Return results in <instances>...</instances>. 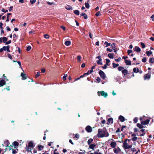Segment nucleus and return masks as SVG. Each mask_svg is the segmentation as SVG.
<instances>
[{
  "mask_svg": "<svg viewBox=\"0 0 154 154\" xmlns=\"http://www.w3.org/2000/svg\"><path fill=\"white\" fill-rule=\"evenodd\" d=\"M109 134L105 128L99 129L98 130L97 136L99 138L107 137L109 136Z\"/></svg>",
  "mask_w": 154,
  "mask_h": 154,
  "instance_id": "obj_1",
  "label": "nucleus"
},
{
  "mask_svg": "<svg viewBox=\"0 0 154 154\" xmlns=\"http://www.w3.org/2000/svg\"><path fill=\"white\" fill-rule=\"evenodd\" d=\"M128 140V141H130V140L129 139H126L124 143H123V145L124 147V148L126 149H128L130 148H131L132 146V145L131 144V145H129L128 144V143H127V141Z\"/></svg>",
  "mask_w": 154,
  "mask_h": 154,
  "instance_id": "obj_2",
  "label": "nucleus"
},
{
  "mask_svg": "<svg viewBox=\"0 0 154 154\" xmlns=\"http://www.w3.org/2000/svg\"><path fill=\"white\" fill-rule=\"evenodd\" d=\"M140 120L141 121V124L143 125H145L148 124L150 121L149 119H146L145 121H142L143 118L142 117H140Z\"/></svg>",
  "mask_w": 154,
  "mask_h": 154,
  "instance_id": "obj_3",
  "label": "nucleus"
},
{
  "mask_svg": "<svg viewBox=\"0 0 154 154\" xmlns=\"http://www.w3.org/2000/svg\"><path fill=\"white\" fill-rule=\"evenodd\" d=\"M99 74L102 79H105L106 78V76L105 73L102 71L101 70H100Z\"/></svg>",
  "mask_w": 154,
  "mask_h": 154,
  "instance_id": "obj_4",
  "label": "nucleus"
},
{
  "mask_svg": "<svg viewBox=\"0 0 154 154\" xmlns=\"http://www.w3.org/2000/svg\"><path fill=\"white\" fill-rule=\"evenodd\" d=\"M98 95L99 96H100V94L102 96H103L105 97H106L107 95V93L105 92L104 91H98Z\"/></svg>",
  "mask_w": 154,
  "mask_h": 154,
  "instance_id": "obj_5",
  "label": "nucleus"
},
{
  "mask_svg": "<svg viewBox=\"0 0 154 154\" xmlns=\"http://www.w3.org/2000/svg\"><path fill=\"white\" fill-rule=\"evenodd\" d=\"M97 145V144L95 143L93 144H91L89 145V148L92 149L93 150H94V148Z\"/></svg>",
  "mask_w": 154,
  "mask_h": 154,
  "instance_id": "obj_6",
  "label": "nucleus"
},
{
  "mask_svg": "<svg viewBox=\"0 0 154 154\" xmlns=\"http://www.w3.org/2000/svg\"><path fill=\"white\" fill-rule=\"evenodd\" d=\"M85 130L88 132H91L92 131V128L90 126H87L85 128Z\"/></svg>",
  "mask_w": 154,
  "mask_h": 154,
  "instance_id": "obj_7",
  "label": "nucleus"
},
{
  "mask_svg": "<svg viewBox=\"0 0 154 154\" xmlns=\"http://www.w3.org/2000/svg\"><path fill=\"white\" fill-rule=\"evenodd\" d=\"M21 76L22 77V80H24L26 79L27 77V75L24 73L23 72H22L21 74Z\"/></svg>",
  "mask_w": 154,
  "mask_h": 154,
  "instance_id": "obj_8",
  "label": "nucleus"
},
{
  "mask_svg": "<svg viewBox=\"0 0 154 154\" xmlns=\"http://www.w3.org/2000/svg\"><path fill=\"white\" fill-rule=\"evenodd\" d=\"M6 84V82L4 79H2L0 81V87Z\"/></svg>",
  "mask_w": 154,
  "mask_h": 154,
  "instance_id": "obj_9",
  "label": "nucleus"
},
{
  "mask_svg": "<svg viewBox=\"0 0 154 154\" xmlns=\"http://www.w3.org/2000/svg\"><path fill=\"white\" fill-rule=\"evenodd\" d=\"M134 50L135 51L138 52H140L141 51L140 48L138 46H135L134 48Z\"/></svg>",
  "mask_w": 154,
  "mask_h": 154,
  "instance_id": "obj_10",
  "label": "nucleus"
},
{
  "mask_svg": "<svg viewBox=\"0 0 154 154\" xmlns=\"http://www.w3.org/2000/svg\"><path fill=\"white\" fill-rule=\"evenodd\" d=\"M110 146L112 148H114L116 145V143L115 142H112L110 144Z\"/></svg>",
  "mask_w": 154,
  "mask_h": 154,
  "instance_id": "obj_11",
  "label": "nucleus"
},
{
  "mask_svg": "<svg viewBox=\"0 0 154 154\" xmlns=\"http://www.w3.org/2000/svg\"><path fill=\"white\" fill-rule=\"evenodd\" d=\"M120 151V149L119 147L116 148H115L113 149V152H114L116 154H117Z\"/></svg>",
  "mask_w": 154,
  "mask_h": 154,
  "instance_id": "obj_12",
  "label": "nucleus"
},
{
  "mask_svg": "<svg viewBox=\"0 0 154 154\" xmlns=\"http://www.w3.org/2000/svg\"><path fill=\"white\" fill-rule=\"evenodd\" d=\"M150 75L148 74H146L144 75V79L146 80L147 79H149L150 78Z\"/></svg>",
  "mask_w": 154,
  "mask_h": 154,
  "instance_id": "obj_13",
  "label": "nucleus"
},
{
  "mask_svg": "<svg viewBox=\"0 0 154 154\" xmlns=\"http://www.w3.org/2000/svg\"><path fill=\"white\" fill-rule=\"evenodd\" d=\"M113 122V120L112 118H110L108 120L107 124H109L110 123L112 124Z\"/></svg>",
  "mask_w": 154,
  "mask_h": 154,
  "instance_id": "obj_14",
  "label": "nucleus"
},
{
  "mask_svg": "<svg viewBox=\"0 0 154 154\" xmlns=\"http://www.w3.org/2000/svg\"><path fill=\"white\" fill-rule=\"evenodd\" d=\"M125 61L126 65H131V61L130 60H125Z\"/></svg>",
  "mask_w": 154,
  "mask_h": 154,
  "instance_id": "obj_15",
  "label": "nucleus"
},
{
  "mask_svg": "<svg viewBox=\"0 0 154 154\" xmlns=\"http://www.w3.org/2000/svg\"><path fill=\"white\" fill-rule=\"evenodd\" d=\"M102 59H99L98 60H97L96 61V62H97V64L98 65H102L103 64V63H102Z\"/></svg>",
  "mask_w": 154,
  "mask_h": 154,
  "instance_id": "obj_16",
  "label": "nucleus"
},
{
  "mask_svg": "<svg viewBox=\"0 0 154 154\" xmlns=\"http://www.w3.org/2000/svg\"><path fill=\"white\" fill-rule=\"evenodd\" d=\"M119 119L121 122H123L125 121V118L122 116H119Z\"/></svg>",
  "mask_w": 154,
  "mask_h": 154,
  "instance_id": "obj_17",
  "label": "nucleus"
},
{
  "mask_svg": "<svg viewBox=\"0 0 154 154\" xmlns=\"http://www.w3.org/2000/svg\"><path fill=\"white\" fill-rule=\"evenodd\" d=\"M108 57L111 59L113 58L114 54L113 53H109L108 54Z\"/></svg>",
  "mask_w": 154,
  "mask_h": 154,
  "instance_id": "obj_18",
  "label": "nucleus"
},
{
  "mask_svg": "<svg viewBox=\"0 0 154 154\" xmlns=\"http://www.w3.org/2000/svg\"><path fill=\"white\" fill-rule=\"evenodd\" d=\"M122 72L124 75H125L128 73V71L126 69H124L122 70Z\"/></svg>",
  "mask_w": 154,
  "mask_h": 154,
  "instance_id": "obj_19",
  "label": "nucleus"
},
{
  "mask_svg": "<svg viewBox=\"0 0 154 154\" xmlns=\"http://www.w3.org/2000/svg\"><path fill=\"white\" fill-rule=\"evenodd\" d=\"M12 145L16 147L19 145V143L15 141L13 143Z\"/></svg>",
  "mask_w": 154,
  "mask_h": 154,
  "instance_id": "obj_20",
  "label": "nucleus"
},
{
  "mask_svg": "<svg viewBox=\"0 0 154 154\" xmlns=\"http://www.w3.org/2000/svg\"><path fill=\"white\" fill-rule=\"evenodd\" d=\"M71 42L70 41H66L65 42V44L66 45L69 46L70 45Z\"/></svg>",
  "mask_w": 154,
  "mask_h": 154,
  "instance_id": "obj_21",
  "label": "nucleus"
},
{
  "mask_svg": "<svg viewBox=\"0 0 154 154\" xmlns=\"http://www.w3.org/2000/svg\"><path fill=\"white\" fill-rule=\"evenodd\" d=\"M93 141V139L92 138L89 139L87 142L88 145H89L90 144H91Z\"/></svg>",
  "mask_w": 154,
  "mask_h": 154,
  "instance_id": "obj_22",
  "label": "nucleus"
},
{
  "mask_svg": "<svg viewBox=\"0 0 154 154\" xmlns=\"http://www.w3.org/2000/svg\"><path fill=\"white\" fill-rule=\"evenodd\" d=\"M80 15L81 16H83L84 18L85 19H86L88 18V17L87 15L85 13H82Z\"/></svg>",
  "mask_w": 154,
  "mask_h": 154,
  "instance_id": "obj_23",
  "label": "nucleus"
},
{
  "mask_svg": "<svg viewBox=\"0 0 154 154\" xmlns=\"http://www.w3.org/2000/svg\"><path fill=\"white\" fill-rule=\"evenodd\" d=\"M28 147L31 148H33V144L32 142H30L28 143Z\"/></svg>",
  "mask_w": 154,
  "mask_h": 154,
  "instance_id": "obj_24",
  "label": "nucleus"
},
{
  "mask_svg": "<svg viewBox=\"0 0 154 154\" xmlns=\"http://www.w3.org/2000/svg\"><path fill=\"white\" fill-rule=\"evenodd\" d=\"M149 62L150 63H153L154 62V58L151 57L149 58Z\"/></svg>",
  "mask_w": 154,
  "mask_h": 154,
  "instance_id": "obj_25",
  "label": "nucleus"
},
{
  "mask_svg": "<svg viewBox=\"0 0 154 154\" xmlns=\"http://www.w3.org/2000/svg\"><path fill=\"white\" fill-rule=\"evenodd\" d=\"M146 53L148 56H149L152 54V52L151 51H147L146 52Z\"/></svg>",
  "mask_w": 154,
  "mask_h": 154,
  "instance_id": "obj_26",
  "label": "nucleus"
},
{
  "mask_svg": "<svg viewBox=\"0 0 154 154\" xmlns=\"http://www.w3.org/2000/svg\"><path fill=\"white\" fill-rule=\"evenodd\" d=\"M133 72L135 73H137L139 72V69L138 68H134L133 69Z\"/></svg>",
  "mask_w": 154,
  "mask_h": 154,
  "instance_id": "obj_27",
  "label": "nucleus"
},
{
  "mask_svg": "<svg viewBox=\"0 0 154 154\" xmlns=\"http://www.w3.org/2000/svg\"><path fill=\"white\" fill-rule=\"evenodd\" d=\"M111 47L112 49L113 50L115 49L116 48V44L115 43H112L111 45Z\"/></svg>",
  "mask_w": 154,
  "mask_h": 154,
  "instance_id": "obj_28",
  "label": "nucleus"
},
{
  "mask_svg": "<svg viewBox=\"0 0 154 154\" xmlns=\"http://www.w3.org/2000/svg\"><path fill=\"white\" fill-rule=\"evenodd\" d=\"M2 40L3 42L4 43H5L7 42H6L8 40V38L5 37H3L2 38Z\"/></svg>",
  "mask_w": 154,
  "mask_h": 154,
  "instance_id": "obj_29",
  "label": "nucleus"
},
{
  "mask_svg": "<svg viewBox=\"0 0 154 154\" xmlns=\"http://www.w3.org/2000/svg\"><path fill=\"white\" fill-rule=\"evenodd\" d=\"M74 13L77 15H79V11L77 10H75L74 11Z\"/></svg>",
  "mask_w": 154,
  "mask_h": 154,
  "instance_id": "obj_30",
  "label": "nucleus"
},
{
  "mask_svg": "<svg viewBox=\"0 0 154 154\" xmlns=\"http://www.w3.org/2000/svg\"><path fill=\"white\" fill-rule=\"evenodd\" d=\"M11 149L12 150V153L13 154H15L17 153V151H16L15 150H14V149L10 148H9V150H11Z\"/></svg>",
  "mask_w": 154,
  "mask_h": 154,
  "instance_id": "obj_31",
  "label": "nucleus"
},
{
  "mask_svg": "<svg viewBox=\"0 0 154 154\" xmlns=\"http://www.w3.org/2000/svg\"><path fill=\"white\" fill-rule=\"evenodd\" d=\"M82 57L80 55H79L77 57V59L78 60V61L79 62H80L81 61V59Z\"/></svg>",
  "mask_w": 154,
  "mask_h": 154,
  "instance_id": "obj_32",
  "label": "nucleus"
},
{
  "mask_svg": "<svg viewBox=\"0 0 154 154\" xmlns=\"http://www.w3.org/2000/svg\"><path fill=\"white\" fill-rule=\"evenodd\" d=\"M104 45H106L105 47H107L109 46H110L111 45V43H108L107 42H105L104 43Z\"/></svg>",
  "mask_w": 154,
  "mask_h": 154,
  "instance_id": "obj_33",
  "label": "nucleus"
},
{
  "mask_svg": "<svg viewBox=\"0 0 154 154\" xmlns=\"http://www.w3.org/2000/svg\"><path fill=\"white\" fill-rule=\"evenodd\" d=\"M142 124H140L139 123H137V127L139 128H140L141 129L143 128V126L142 125Z\"/></svg>",
  "mask_w": 154,
  "mask_h": 154,
  "instance_id": "obj_34",
  "label": "nucleus"
},
{
  "mask_svg": "<svg viewBox=\"0 0 154 154\" xmlns=\"http://www.w3.org/2000/svg\"><path fill=\"white\" fill-rule=\"evenodd\" d=\"M5 51H7L8 52H10V51L9 48H10V46L9 45H8L7 46H5Z\"/></svg>",
  "mask_w": 154,
  "mask_h": 154,
  "instance_id": "obj_35",
  "label": "nucleus"
},
{
  "mask_svg": "<svg viewBox=\"0 0 154 154\" xmlns=\"http://www.w3.org/2000/svg\"><path fill=\"white\" fill-rule=\"evenodd\" d=\"M85 5L86 7V8L88 9L90 7V5L89 4V3L88 2H85Z\"/></svg>",
  "mask_w": 154,
  "mask_h": 154,
  "instance_id": "obj_36",
  "label": "nucleus"
},
{
  "mask_svg": "<svg viewBox=\"0 0 154 154\" xmlns=\"http://www.w3.org/2000/svg\"><path fill=\"white\" fill-rule=\"evenodd\" d=\"M106 64L108 66H109V63L110 62V60L108 59H106Z\"/></svg>",
  "mask_w": 154,
  "mask_h": 154,
  "instance_id": "obj_37",
  "label": "nucleus"
},
{
  "mask_svg": "<svg viewBox=\"0 0 154 154\" xmlns=\"http://www.w3.org/2000/svg\"><path fill=\"white\" fill-rule=\"evenodd\" d=\"M113 67L114 68H115L118 66H119V64H116L114 63H112Z\"/></svg>",
  "mask_w": 154,
  "mask_h": 154,
  "instance_id": "obj_38",
  "label": "nucleus"
},
{
  "mask_svg": "<svg viewBox=\"0 0 154 154\" xmlns=\"http://www.w3.org/2000/svg\"><path fill=\"white\" fill-rule=\"evenodd\" d=\"M5 143H6V147H8L10 144V143L8 140H6L5 141Z\"/></svg>",
  "mask_w": 154,
  "mask_h": 154,
  "instance_id": "obj_39",
  "label": "nucleus"
},
{
  "mask_svg": "<svg viewBox=\"0 0 154 154\" xmlns=\"http://www.w3.org/2000/svg\"><path fill=\"white\" fill-rule=\"evenodd\" d=\"M65 8L66 9L68 10H70L72 9V8L70 5H67L66 7Z\"/></svg>",
  "mask_w": 154,
  "mask_h": 154,
  "instance_id": "obj_40",
  "label": "nucleus"
},
{
  "mask_svg": "<svg viewBox=\"0 0 154 154\" xmlns=\"http://www.w3.org/2000/svg\"><path fill=\"white\" fill-rule=\"evenodd\" d=\"M93 72V70H89L88 71V72L86 73H85L84 74V75H86L87 74V75H88L90 74L92 72Z\"/></svg>",
  "mask_w": 154,
  "mask_h": 154,
  "instance_id": "obj_41",
  "label": "nucleus"
},
{
  "mask_svg": "<svg viewBox=\"0 0 154 154\" xmlns=\"http://www.w3.org/2000/svg\"><path fill=\"white\" fill-rule=\"evenodd\" d=\"M138 120V119L137 117H135L134 119H133L134 123H136L137 122Z\"/></svg>",
  "mask_w": 154,
  "mask_h": 154,
  "instance_id": "obj_42",
  "label": "nucleus"
},
{
  "mask_svg": "<svg viewBox=\"0 0 154 154\" xmlns=\"http://www.w3.org/2000/svg\"><path fill=\"white\" fill-rule=\"evenodd\" d=\"M5 46L3 47L2 48H1L0 49V53L2 52L4 50L5 51Z\"/></svg>",
  "mask_w": 154,
  "mask_h": 154,
  "instance_id": "obj_43",
  "label": "nucleus"
},
{
  "mask_svg": "<svg viewBox=\"0 0 154 154\" xmlns=\"http://www.w3.org/2000/svg\"><path fill=\"white\" fill-rule=\"evenodd\" d=\"M80 151H83V152H79L78 153V154H85V150H82L81 149H80Z\"/></svg>",
  "mask_w": 154,
  "mask_h": 154,
  "instance_id": "obj_44",
  "label": "nucleus"
},
{
  "mask_svg": "<svg viewBox=\"0 0 154 154\" xmlns=\"http://www.w3.org/2000/svg\"><path fill=\"white\" fill-rule=\"evenodd\" d=\"M140 44L143 48H144L145 47V45L144 43L141 42Z\"/></svg>",
  "mask_w": 154,
  "mask_h": 154,
  "instance_id": "obj_45",
  "label": "nucleus"
},
{
  "mask_svg": "<svg viewBox=\"0 0 154 154\" xmlns=\"http://www.w3.org/2000/svg\"><path fill=\"white\" fill-rule=\"evenodd\" d=\"M121 60V58L120 57H119L118 59H115V60L117 62H119Z\"/></svg>",
  "mask_w": 154,
  "mask_h": 154,
  "instance_id": "obj_46",
  "label": "nucleus"
},
{
  "mask_svg": "<svg viewBox=\"0 0 154 154\" xmlns=\"http://www.w3.org/2000/svg\"><path fill=\"white\" fill-rule=\"evenodd\" d=\"M124 69V68L122 66H119L118 68V70L119 71H121L123 69Z\"/></svg>",
  "mask_w": 154,
  "mask_h": 154,
  "instance_id": "obj_47",
  "label": "nucleus"
},
{
  "mask_svg": "<svg viewBox=\"0 0 154 154\" xmlns=\"http://www.w3.org/2000/svg\"><path fill=\"white\" fill-rule=\"evenodd\" d=\"M31 49V47L30 46H29L27 47L26 51H29Z\"/></svg>",
  "mask_w": 154,
  "mask_h": 154,
  "instance_id": "obj_48",
  "label": "nucleus"
},
{
  "mask_svg": "<svg viewBox=\"0 0 154 154\" xmlns=\"http://www.w3.org/2000/svg\"><path fill=\"white\" fill-rule=\"evenodd\" d=\"M142 61L143 62H145L146 61V57H144L142 59Z\"/></svg>",
  "mask_w": 154,
  "mask_h": 154,
  "instance_id": "obj_49",
  "label": "nucleus"
},
{
  "mask_svg": "<svg viewBox=\"0 0 154 154\" xmlns=\"http://www.w3.org/2000/svg\"><path fill=\"white\" fill-rule=\"evenodd\" d=\"M96 80L98 83H99L100 82L101 79L99 77H97V78Z\"/></svg>",
  "mask_w": 154,
  "mask_h": 154,
  "instance_id": "obj_50",
  "label": "nucleus"
},
{
  "mask_svg": "<svg viewBox=\"0 0 154 154\" xmlns=\"http://www.w3.org/2000/svg\"><path fill=\"white\" fill-rule=\"evenodd\" d=\"M132 51H132L131 50H128V51H127V53H128V55H130V54L131 53H132Z\"/></svg>",
  "mask_w": 154,
  "mask_h": 154,
  "instance_id": "obj_51",
  "label": "nucleus"
},
{
  "mask_svg": "<svg viewBox=\"0 0 154 154\" xmlns=\"http://www.w3.org/2000/svg\"><path fill=\"white\" fill-rule=\"evenodd\" d=\"M67 76V74H66V75H64L63 77V80L64 81H65V80H66V77Z\"/></svg>",
  "mask_w": 154,
  "mask_h": 154,
  "instance_id": "obj_52",
  "label": "nucleus"
},
{
  "mask_svg": "<svg viewBox=\"0 0 154 154\" xmlns=\"http://www.w3.org/2000/svg\"><path fill=\"white\" fill-rule=\"evenodd\" d=\"M30 2L32 4H33L36 2V0H30Z\"/></svg>",
  "mask_w": 154,
  "mask_h": 154,
  "instance_id": "obj_53",
  "label": "nucleus"
},
{
  "mask_svg": "<svg viewBox=\"0 0 154 154\" xmlns=\"http://www.w3.org/2000/svg\"><path fill=\"white\" fill-rule=\"evenodd\" d=\"M8 57L11 59H12V56L9 54H8L7 55Z\"/></svg>",
  "mask_w": 154,
  "mask_h": 154,
  "instance_id": "obj_54",
  "label": "nucleus"
},
{
  "mask_svg": "<svg viewBox=\"0 0 154 154\" xmlns=\"http://www.w3.org/2000/svg\"><path fill=\"white\" fill-rule=\"evenodd\" d=\"M3 76L4 77L3 78L6 81H8V79L7 78V77L5 76V74H3Z\"/></svg>",
  "mask_w": 154,
  "mask_h": 154,
  "instance_id": "obj_55",
  "label": "nucleus"
},
{
  "mask_svg": "<svg viewBox=\"0 0 154 154\" xmlns=\"http://www.w3.org/2000/svg\"><path fill=\"white\" fill-rule=\"evenodd\" d=\"M137 139V137H134L132 138L131 140L133 141H136Z\"/></svg>",
  "mask_w": 154,
  "mask_h": 154,
  "instance_id": "obj_56",
  "label": "nucleus"
},
{
  "mask_svg": "<svg viewBox=\"0 0 154 154\" xmlns=\"http://www.w3.org/2000/svg\"><path fill=\"white\" fill-rule=\"evenodd\" d=\"M44 37L46 38H49V36L48 34H45L44 35Z\"/></svg>",
  "mask_w": 154,
  "mask_h": 154,
  "instance_id": "obj_57",
  "label": "nucleus"
},
{
  "mask_svg": "<svg viewBox=\"0 0 154 154\" xmlns=\"http://www.w3.org/2000/svg\"><path fill=\"white\" fill-rule=\"evenodd\" d=\"M100 11H98L96 13L95 15L97 17L98 16L100 15Z\"/></svg>",
  "mask_w": 154,
  "mask_h": 154,
  "instance_id": "obj_58",
  "label": "nucleus"
},
{
  "mask_svg": "<svg viewBox=\"0 0 154 154\" xmlns=\"http://www.w3.org/2000/svg\"><path fill=\"white\" fill-rule=\"evenodd\" d=\"M11 40H9L8 42H7L5 43V44L6 45H8V44H10V43H11Z\"/></svg>",
  "mask_w": 154,
  "mask_h": 154,
  "instance_id": "obj_59",
  "label": "nucleus"
},
{
  "mask_svg": "<svg viewBox=\"0 0 154 154\" xmlns=\"http://www.w3.org/2000/svg\"><path fill=\"white\" fill-rule=\"evenodd\" d=\"M3 25V23L2 22H0V29L3 28L2 27V26Z\"/></svg>",
  "mask_w": 154,
  "mask_h": 154,
  "instance_id": "obj_60",
  "label": "nucleus"
},
{
  "mask_svg": "<svg viewBox=\"0 0 154 154\" xmlns=\"http://www.w3.org/2000/svg\"><path fill=\"white\" fill-rule=\"evenodd\" d=\"M47 3L48 5H52L54 4V3L53 2H47Z\"/></svg>",
  "mask_w": 154,
  "mask_h": 154,
  "instance_id": "obj_61",
  "label": "nucleus"
},
{
  "mask_svg": "<svg viewBox=\"0 0 154 154\" xmlns=\"http://www.w3.org/2000/svg\"><path fill=\"white\" fill-rule=\"evenodd\" d=\"M13 8V7L12 6H11L9 9V11H12V10Z\"/></svg>",
  "mask_w": 154,
  "mask_h": 154,
  "instance_id": "obj_62",
  "label": "nucleus"
},
{
  "mask_svg": "<svg viewBox=\"0 0 154 154\" xmlns=\"http://www.w3.org/2000/svg\"><path fill=\"white\" fill-rule=\"evenodd\" d=\"M94 154H102L100 152H94Z\"/></svg>",
  "mask_w": 154,
  "mask_h": 154,
  "instance_id": "obj_63",
  "label": "nucleus"
},
{
  "mask_svg": "<svg viewBox=\"0 0 154 154\" xmlns=\"http://www.w3.org/2000/svg\"><path fill=\"white\" fill-rule=\"evenodd\" d=\"M151 18L152 19L153 21L154 20V14L152 15L151 17Z\"/></svg>",
  "mask_w": 154,
  "mask_h": 154,
  "instance_id": "obj_64",
  "label": "nucleus"
}]
</instances>
